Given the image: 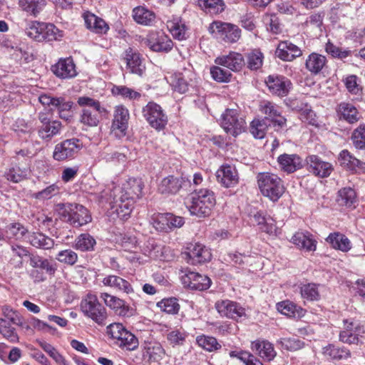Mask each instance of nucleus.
Returning <instances> with one entry per match:
<instances>
[{
	"instance_id": "nucleus-1",
	"label": "nucleus",
	"mask_w": 365,
	"mask_h": 365,
	"mask_svg": "<svg viewBox=\"0 0 365 365\" xmlns=\"http://www.w3.org/2000/svg\"><path fill=\"white\" fill-rule=\"evenodd\" d=\"M215 203L214 192L208 189H201L192 193L186 206L192 215L205 217L211 214Z\"/></svg>"
},
{
	"instance_id": "nucleus-2",
	"label": "nucleus",
	"mask_w": 365,
	"mask_h": 365,
	"mask_svg": "<svg viewBox=\"0 0 365 365\" xmlns=\"http://www.w3.org/2000/svg\"><path fill=\"white\" fill-rule=\"evenodd\" d=\"M77 102L80 106L83 107L79 120L84 125L97 126L101 115L108 113L106 108L101 106L100 101L93 98L81 96Z\"/></svg>"
},
{
	"instance_id": "nucleus-3",
	"label": "nucleus",
	"mask_w": 365,
	"mask_h": 365,
	"mask_svg": "<svg viewBox=\"0 0 365 365\" xmlns=\"http://www.w3.org/2000/svg\"><path fill=\"white\" fill-rule=\"evenodd\" d=\"M25 32L29 37L38 42L58 41L63 36V31L54 24L36 21L29 22Z\"/></svg>"
},
{
	"instance_id": "nucleus-4",
	"label": "nucleus",
	"mask_w": 365,
	"mask_h": 365,
	"mask_svg": "<svg viewBox=\"0 0 365 365\" xmlns=\"http://www.w3.org/2000/svg\"><path fill=\"white\" fill-rule=\"evenodd\" d=\"M57 206L63 220L75 227L83 226L91 221L88 210L81 205L60 203Z\"/></svg>"
},
{
	"instance_id": "nucleus-5",
	"label": "nucleus",
	"mask_w": 365,
	"mask_h": 365,
	"mask_svg": "<svg viewBox=\"0 0 365 365\" xmlns=\"http://www.w3.org/2000/svg\"><path fill=\"white\" fill-rule=\"evenodd\" d=\"M257 182L262 194L272 202H277L284 192L283 182L277 175L263 173L257 175Z\"/></svg>"
},
{
	"instance_id": "nucleus-6",
	"label": "nucleus",
	"mask_w": 365,
	"mask_h": 365,
	"mask_svg": "<svg viewBox=\"0 0 365 365\" xmlns=\"http://www.w3.org/2000/svg\"><path fill=\"white\" fill-rule=\"evenodd\" d=\"M107 334L115 345L127 351H134L139 346L138 339L120 323H113L108 326Z\"/></svg>"
},
{
	"instance_id": "nucleus-7",
	"label": "nucleus",
	"mask_w": 365,
	"mask_h": 365,
	"mask_svg": "<svg viewBox=\"0 0 365 365\" xmlns=\"http://www.w3.org/2000/svg\"><path fill=\"white\" fill-rule=\"evenodd\" d=\"M144 185L140 178H129L122 187L121 195L120 197V208H125L131 210V202L139 199L142 196Z\"/></svg>"
},
{
	"instance_id": "nucleus-8",
	"label": "nucleus",
	"mask_w": 365,
	"mask_h": 365,
	"mask_svg": "<svg viewBox=\"0 0 365 365\" xmlns=\"http://www.w3.org/2000/svg\"><path fill=\"white\" fill-rule=\"evenodd\" d=\"M344 328L340 331L339 339L343 343L359 344L362 343L365 334V327L359 320L344 319Z\"/></svg>"
},
{
	"instance_id": "nucleus-9",
	"label": "nucleus",
	"mask_w": 365,
	"mask_h": 365,
	"mask_svg": "<svg viewBox=\"0 0 365 365\" xmlns=\"http://www.w3.org/2000/svg\"><path fill=\"white\" fill-rule=\"evenodd\" d=\"M83 314L98 324H103L107 318L106 308L98 302L94 294H88L81 303Z\"/></svg>"
},
{
	"instance_id": "nucleus-10",
	"label": "nucleus",
	"mask_w": 365,
	"mask_h": 365,
	"mask_svg": "<svg viewBox=\"0 0 365 365\" xmlns=\"http://www.w3.org/2000/svg\"><path fill=\"white\" fill-rule=\"evenodd\" d=\"M180 279L183 287L190 290H206L211 285V280L208 277L188 268L180 270Z\"/></svg>"
},
{
	"instance_id": "nucleus-11",
	"label": "nucleus",
	"mask_w": 365,
	"mask_h": 365,
	"mask_svg": "<svg viewBox=\"0 0 365 365\" xmlns=\"http://www.w3.org/2000/svg\"><path fill=\"white\" fill-rule=\"evenodd\" d=\"M143 115L149 125L157 130H163L168 123V116L162 107L155 102H149L143 108Z\"/></svg>"
},
{
	"instance_id": "nucleus-12",
	"label": "nucleus",
	"mask_w": 365,
	"mask_h": 365,
	"mask_svg": "<svg viewBox=\"0 0 365 365\" xmlns=\"http://www.w3.org/2000/svg\"><path fill=\"white\" fill-rule=\"evenodd\" d=\"M83 145L78 138L66 139L55 145L53 158L57 161H64L76 158Z\"/></svg>"
},
{
	"instance_id": "nucleus-13",
	"label": "nucleus",
	"mask_w": 365,
	"mask_h": 365,
	"mask_svg": "<svg viewBox=\"0 0 365 365\" xmlns=\"http://www.w3.org/2000/svg\"><path fill=\"white\" fill-rule=\"evenodd\" d=\"M222 127L228 134L232 136H237L246 129L245 119L240 116L238 111L235 109H227L222 115Z\"/></svg>"
},
{
	"instance_id": "nucleus-14",
	"label": "nucleus",
	"mask_w": 365,
	"mask_h": 365,
	"mask_svg": "<svg viewBox=\"0 0 365 365\" xmlns=\"http://www.w3.org/2000/svg\"><path fill=\"white\" fill-rule=\"evenodd\" d=\"M209 30L217 38L227 43H235L239 40L241 36L240 29L230 23L214 21L210 24Z\"/></svg>"
},
{
	"instance_id": "nucleus-15",
	"label": "nucleus",
	"mask_w": 365,
	"mask_h": 365,
	"mask_svg": "<svg viewBox=\"0 0 365 365\" xmlns=\"http://www.w3.org/2000/svg\"><path fill=\"white\" fill-rule=\"evenodd\" d=\"M129 119V110L125 106L118 105L114 108L111 132L116 138L120 139L126 135Z\"/></svg>"
},
{
	"instance_id": "nucleus-16",
	"label": "nucleus",
	"mask_w": 365,
	"mask_h": 365,
	"mask_svg": "<svg viewBox=\"0 0 365 365\" xmlns=\"http://www.w3.org/2000/svg\"><path fill=\"white\" fill-rule=\"evenodd\" d=\"M269 92L278 97L287 96L292 86L289 79L284 76L269 75L265 79Z\"/></svg>"
},
{
	"instance_id": "nucleus-17",
	"label": "nucleus",
	"mask_w": 365,
	"mask_h": 365,
	"mask_svg": "<svg viewBox=\"0 0 365 365\" xmlns=\"http://www.w3.org/2000/svg\"><path fill=\"white\" fill-rule=\"evenodd\" d=\"M259 110L265 115L264 119L272 122L274 126L282 128L286 125L287 119L281 115V108L276 103L264 101L260 103Z\"/></svg>"
},
{
	"instance_id": "nucleus-18",
	"label": "nucleus",
	"mask_w": 365,
	"mask_h": 365,
	"mask_svg": "<svg viewBox=\"0 0 365 365\" xmlns=\"http://www.w3.org/2000/svg\"><path fill=\"white\" fill-rule=\"evenodd\" d=\"M145 44L155 52L168 53L173 47L172 40L163 32H152L149 34Z\"/></svg>"
},
{
	"instance_id": "nucleus-19",
	"label": "nucleus",
	"mask_w": 365,
	"mask_h": 365,
	"mask_svg": "<svg viewBox=\"0 0 365 365\" xmlns=\"http://www.w3.org/2000/svg\"><path fill=\"white\" fill-rule=\"evenodd\" d=\"M215 307L222 317L232 319H238L245 314L243 307L238 303L229 299L217 301Z\"/></svg>"
},
{
	"instance_id": "nucleus-20",
	"label": "nucleus",
	"mask_w": 365,
	"mask_h": 365,
	"mask_svg": "<svg viewBox=\"0 0 365 365\" xmlns=\"http://www.w3.org/2000/svg\"><path fill=\"white\" fill-rule=\"evenodd\" d=\"M190 180L183 177L169 175L164 178L158 185V190L162 194H176L181 189L190 185Z\"/></svg>"
},
{
	"instance_id": "nucleus-21",
	"label": "nucleus",
	"mask_w": 365,
	"mask_h": 365,
	"mask_svg": "<svg viewBox=\"0 0 365 365\" xmlns=\"http://www.w3.org/2000/svg\"><path fill=\"white\" fill-rule=\"evenodd\" d=\"M308 170L313 175L319 178H327L333 171V166L330 163L322 160L315 155H309L307 158Z\"/></svg>"
},
{
	"instance_id": "nucleus-22",
	"label": "nucleus",
	"mask_w": 365,
	"mask_h": 365,
	"mask_svg": "<svg viewBox=\"0 0 365 365\" xmlns=\"http://www.w3.org/2000/svg\"><path fill=\"white\" fill-rule=\"evenodd\" d=\"M123 60L130 73L139 76H143L145 67L143 64L140 54L136 50L130 47L127 48L124 52Z\"/></svg>"
},
{
	"instance_id": "nucleus-23",
	"label": "nucleus",
	"mask_w": 365,
	"mask_h": 365,
	"mask_svg": "<svg viewBox=\"0 0 365 365\" xmlns=\"http://www.w3.org/2000/svg\"><path fill=\"white\" fill-rule=\"evenodd\" d=\"M218 182L225 187H234L238 183L239 177L236 168L228 164L222 165L217 170Z\"/></svg>"
},
{
	"instance_id": "nucleus-24",
	"label": "nucleus",
	"mask_w": 365,
	"mask_h": 365,
	"mask_svg": "<svg viewBox=\"0 0 365 365\" xmlns=\"http://www.w3.org/2000/svg\"><path fill=\"white\" fill-rule=\"evenodd\" d=\"M53 73L62 79L72 78L77 75L76 65L71 58H61L52 66Z\"/></svg>"
},
{
	"instance_id": "nucleus-25",
	"label": "nucleus",
	"mask_w": 365,
	"mask_h": 365,
	"mask_svg": "<svg viewBox=\"0 0 365 365\" xmlns=\"http://www.w3.org/2000/svg\"><path fill=\"white\" fill-rule=\"evenodd\" d=\"M336 112L339 120H344L349 124L357 123L361 118L358 109L349 102H341L338 104Z\"/></svg>"
},
{
	"instance_id": "nucleus-26",
	"label": "nucleus",
	"mask_w": 365,
	"mask_h": 365,
	"mask_svg": "<svg viewBox=\"0 0 365 365\" xmlns=\"http://www.w3.org/2000/svg\"><path fill=\"white\" fill-rule=\"evenodd\" d=\"M338 160L344 168L356 173L365 172V162L360 161L352 155L347 150H343L339 153Z\"/></svg>"
},
{
	"instance_id": "nucleus-27",
	"label": "nucleus",
	"mask_w": 365,
	"mask_h": 365,
	"mask_svg": "<svg viewBox=\"0 0 365 365\" xmlns=\"http://www.w3.org/2000/svg\"><path fill=\"white\" fill-rule=\"evenodd\" d=\"M215 63L235 72L240 71L245 64L243 56L234 51L230 52L227 55L217 57L215 59Z\"/></svg>"
},
{
	"instance_id": "nucleus-28",
	"label": "nucleus",
	"mask_w": 365,
	"mask_h": 365,
	"mask_svg": "<svg viewBox=\"0 0 365 365\" xmlns=\"http://www.w3.org/2000/svg\"><path fill=\"white\" fill-rule=\"evenodd\" d=\"M275 55L282 61H292L302 55V51L291 42L282 41L279 43Z\"/></svg>"
},
{
	"instance_id": "nucleus-29",
	"label": "nucleus",
	"mask_w": 365,
	"mask_h": 365,
	"mask_svg": "<svg viewBox=\"0 0 365 365\" xmlns=\"http://www.w3.org/2000/svg\"><path fill=\"white\" fill-rule=\"evenodd\" d=\"M291 242L299 249H305L307 251H315L317 242L314 235L308 231L297 232L292 237Z\"/></svg>"
},
{
	"instance_id": "nucleus-30",
	"label": "nucleus",
	"mask_w": 365,
	"mask_h": 365,
	"mask_svg": "<svg viewBox=\"0 0 365 365\" xmlns=\"http://www.w3.org/2000/svg\"><path fill=\"white\" fill-rule=\"evenodd\" d=\"M100 298L107 307L114 310L118 315L123 317L129 315V307L125 304L124 300L106 292L101 293Z\"/></svg>"
},
{
	"instance_id": "nucleus-31",
	"label": "nucleus",
	"mask_w": 365,
	"mask_h": 365,
	"mask_svg": "<svg viewBox=\"0 0 365 365\" xmlns=\"http://www.w3.org/2000/svg\"><path fill=\"white\" fill-rule=\"evenodd\" d=\"M277 162L280 168L287 173H292L302 167V159L297 154H282L278 157Z\"/></svg>"
},
{
	"instance_id": "nucleus-32",
	"label": "nucleus",
	"mask_w": 365,
	"mask_h": 365,
	"mask_svg": "<svg viewBox=\"0 0 365 365\" xmlns=\"http://www.w3.org/2000/svg\"><path fill=\"white\" fill-rule=\"evenodd\" d=\"M332 249L339 251H349L352 248L350 240L343 233L334 232L330 233L325 239Z\"/></svg>"
},
{
	"instance_id": "nucleus-33",
	"label": "nucleus",
	"mask_w": 365,
	"mask_h": 365,
	"mask_svg": "<svg viewBox=\"0 0 365 365\" xmlns=\"http://www.w3.org/2000/svg\"><path fill=\"white\" fill-rule=\"evenodd\" d=\"M103 285L110 287L117 291L127 294L133 293V289L130 282L117 275H108L102 281Z\"/></svg>"
},
{
	"instance_id": "nucleus-34",
	"label": "nucleus",
	"mask_w": 365,
	"mask_h": 365,
	"mask_svg": "<svg viewBox=\"0 0 365 365\" xmlns=\"http://www.w3.org/2000/svg\"><path fill=\"white\" fill-rule=\"evenodd\" d=\"M251 349L261 358L267 361L272 360L276 356L273 344L267 340L257 339L252 341Z\"/></svg>"
},
{
	"instance_id": "nucleus-35",
	"label": "nucleus",
	"mask_w": 365,
	"mask_h": 365,
	"mask_svg": "<svg viewBox=\"0 0 365 365\" xmlns=\"http://www.w3.org/2000/svg\"><path fill=\"white\" fill-rule=\"evenodd\" d=\"M250 220L260 226V229L268 234L272 233L275 230V225L273 220L267 218L265 214L261 210H251L249 212Z\"/></svg>"
},
{
	"instance_id": "nucleus-36",
	"label": "nucleus",
	"mask_w": 365,
	"mask_h": 365,
	"mask_svg": "<svg viewBox=\"0 0 365 365\" xmlns=\"http://www.w3.org/2000/svg\"><path fill=\"white\" fill-rule=\"evenodd\" d=\"M83 19L86 27L97 34H106L109 29L106 21L91 12L83 14Z\"/></svg>"
},
{
	"instance_id": "nucleus-37",
	"label": "nucleus",
	"mask_w": 365,
	"mask_h": 365,
	"mask_svg": "<svg viewBox=\"0 0 365 365\" xmlns=\"http://www.w3.org/2000/svg\"><path fill=\"white\" fill-rule=\"evenodd\" d=\"M63 128L61 121L53 120L51 123L38 128L39 138L45 141H50L53 137L60 134Z\"/></svg>"
},
{
	"instance_id": "nucleus-38",
	"label": "nucleus",
	"mask_w": 365,
	"mask_h": 365,
	"mask_svg": "<svg viewBox=\"0 0 365 365\" xmlns=\"http://www.w3.org/2000/svg\"><path fill=\"white\" fill-rule=\"evenodd\" d=\"M277 309L281 314L289 317L301 318L304 316L306 310L289 301H283L277 304Z\"/></svg>"
},
{
	"instance_id": "nucleus-39",
	"label": "nucleus",
	"mask_w": 365,
	"mask_h": 365,
	"mask_svg": "<svg viewBox=\"0 0 365 365\" xmlns=\"http://www.w3.org/2000/svg\"><path fill=\"white\" fill-rule=\"evenodd\" d=\"M356 201V193L354 189L344 187L338 191L336 202L339 205L348 208H354Z\"/></svg>"
},
{
	"instance_id": "nucleus-40",
	"label": "nucleus",
	"mask_w": 365,
	"mask_h": 365,
	"mask_svg": "<svg viewBox=\"0 0 365 365\" xmlns=\"http://www.w3.org/2000/svg\"><path fill=\"white\" fill-rule=\"evenodd\" d=\"M327 63V58L317 53H312L306 59L305 67L312 74L321 72Z\"/></svg>"
},
{
	"instance_id": "nucleus-41",
	"label": "nucleus",
	"mask_w": 365,
	"mask_h": 365,
	"mask_svg": "<svg viewBox=\"0 0 365 365\" xmlns=\"http://www.w3.org/2000/svg\"><path fill=\"white\" fill-rule=\"evenodd\" d=\"M133 17L138 24L150 26L154 22L155 14L143 6H138L133 10Z\"/></svg>"
},
{
	"instance_id": "nucleus-42",
	"label": "nucleus",
	"mask_w": 365,
	"mask_h": 365,
	"mask_svg": "<svg viewBox=\"0 0 365 365\" xmlns=\"http://www.w3.org/2000/svg\"><path fill=\"white\" fill-rule=\"evenodd\" d=\"M73 102L71 101H66L64 97H58L56 100L54 108L58 110L59 117L66 120H70L72 118V107Z\"/></svg>"
},
{
	"instance_id": "nucleus-43",
	"label": "nucleus",
	"mask_w": 365,
	"mask_h": 365,
	"mask_svg": "<svg viewBox=\"0 0 365 365\" xmlns=\"http://www.w3.org/2000/svg\"><path fill=\"white\" fill-rule=\"evenodd\" d=\"M29 239L31 245L38 249L50 250L54 245L53 239L40 232L33 233Z\"/></svg>"
},
{
	"instance_id": "nucleus-44",
	"label": "nucleus",
	"mask_w": 365,
	"mask_h": 365,
	"mask_svg": "<svg viewBox=\"0 0 365 365\" xmlns=\"http://www.w3.org/2000/svg\"><path fill=\"white\" fill-rule=\"evenodd\" d=\"M145 350L149 359L154 361L161 360L165 354L162 345L157 341L147 342L145 346Z\"/></svg>"
},
{
	"instance_id": "nucleus-45",
	"label": "nucleus",
	"mask_w": 365,
	"mask_h": 365,
	"mask_svg": "<svg viewBox=\"0 0 365 365\" xmlns=\"http://www.w3.org/2000/svg\"><path fill=\"white\" fill-rule=\"evenodd\" d=\"M195 3L206 12L218 14L224 10L222 0H195Z\"/></svg>"
},
{
	"instance_id": "nucleus-46",
	"label": "nucleus",
	"mask_w": 365,
	"mask_h": 365,
	"mask_svg": "<svg viewBox=\"0 0 365 365\" xmlns=\"http://www.w3.org/2000/svg\"><path fill=\"white\" fill-rule=\"evenodd\" d=\"M170 86L175 91L185 93L188 91L190 83L182 73H175L170 77Z\"/></svg>"
},
{
	"instance_id": "nucleus-47",
	"label": "nucleus",
	"mask_w": 365,
	"mask_h": 365,
	"mask_svg": "<svg viewBox=\"0 0 365 365\" xmlns=\"http://www.w3.org/2000/svg\"><path fill=\"white\" fill-rule=\"evenodd\" d=\"M269 126L266 119H254L250 126V131L252 135L257 139H262Z\"/></svg>"
},
{
	"instance_id": "nucleus-48",
	"label": "nucleus",
	"mask_w": 365,
	"mask_h": 365,
	"mask_svg": "<svg viewBox=\"0 0 365 365\" xmlns=\"http://www.w3.org/2000/svg\"><path fill=\"white\" fill-rule=\"evenodd\" d=\"M29 170L26 168L15 166L11 168L6 173V179L12 182L17 183L28 178Z\"/></svg>"
},
{
	"instance_id": "nucleus-49",
	"label": "nucleus",
	"mask_w": 365,
	"mask_h": 365,
	"mask_svg": "<svg viewBox=\"0 0 365 365\" xmlns=\"http://www.w3.org/2000/svg\"><path fill=\"white\" fill-rule=\"evenodd\" d=\"M323 354L332 359H342L348 358L350 356V352L346 349L329 344L323 348Z\"/></svg>"
},
{
	"instance_id": "nucleus-50",
	"label": "nucleus",
	"mask_w": 365,
	"mask_h": 365,
	"mask_svg": "<svg viewBox=\"0 0 365 365\" xmlns=\"http://www.w3.org/2000/svg\"><path fill=\"white\" fill-rule=\"evenodd\" d=\"M247 68L252 71L260 68L263 63L264 55L259 49H254L247 54Z\"/></svg>"
},
{
	"instance_id": "nucleus-51",
	"label": "nucleus",
	"mask_w": 365,
	"mask_h": 365,
	"mask_svg": "<svg viewBox=\"0 0 365 365\" xmlns=\"http://www.w3.org/2000/svg\"><path fill=\"white\" fill-rule=\"evenodd\" d=\"M0 334L11 343L19 341V336L14 327L10 323L4 318L0 317Z\"/></svg>"
},
{
	"instance_id": "nucleus-52",
	"label": "nucleus",
	"mask_w": 365,
	"mask_h": 365,
	"mask_svg": "<svg viewBox=\"0 0 365 365\" xmlns=\"http://www.w3.org/2000/svg\"><path fill=\"white\" fill-rule=\"evenodd\" d=\"M168 28L175 38L179 41L186 38L187 27L181 21L168 22Z\"/></svg>"
},
{
	"instance_id": "nucleus-53",
	"label": "nucleus",
	"mask_w": 365,
	"mask_h": 365,
	"mask_svg": "<svg viewBox=\"0 0 365 365\" xmlns=\"http://www.w3.org/2000/svg\"><path fill=\"white\" fill-rule=\"evenodd\" d=\"M183 258L188 264L199 265L210 260L211 252H185Z\"/></svg>"
},
{
	"instance_id": "nucleus-54",
	"label": "nucleus",
	"mask_w": 365,
	"mask_h": 365,
	"mask_svg": "<svg viewBox=\"0 0 365 365\" xmlns=\"http://www.w3.org/2000/svg\"><path fill=\"white\" fill-rule=\"evenodd\" d=\"M151 223L153 227L158 232H169V219L167 213H158L152 216Z\"/></svg>"
},
{
	"instance_id": "nucleus-55",
	"label": "nucleus",
	"mask_w": 365,
	"mask_h": 365,
	"mask_svg": "<svg viewBox=\"0 0 365 365\" xmlns=\"http://www.w3.org/2000/svg\"><path fill=\"white\" fill-rule=\"evenodd\" d=\"M96 240L89 234H81L76 240L75 248L81 251L93 250L96 245Z\"/></svg>"
},
{
	"instance_id": "nucleus-56",
	"label": "nucleus",
	"mask_w": 365,
	"mask_h": 365,
	"mask_svg": "<svg viewBox=\"0 0 365 365\" xmlns=\"http://www.w3.org/2000/svg\"><path fill=\"white\" fill-rule=\"evenodd\" d=\"M197 344L208 351H213L221 348V345L215 337L202 335L196 339Z\"/></svg>"
},
{
	"instance_id": "nucleus-57",
	"label": "nucleus",
	"mask_w": 365,
	"mask_h": 365,
	"mask_svg": "<svg viewBox=\"0 0 365 365\" xmlns=\"http://www.w3.org/2000/svg\"><path fill=\"white\" fill-rule=\"evenodd\" d=\"M43 5V0H19V6L22 9L34 16L40 12Z\"/></svg>"
},
{
	"instance_id": "nucleus-58",
	"label": "nucleus",
	"mask_w": 365,
	"mask_h": 365,
	"mask_svg": "<svg viewBox=\"0 0 365 365\" xmlns=\"http://www.w3.org/2000/svg\"><path fill=\"white\" fill-rule=\"evenodd\" d=\"M40 346L51 357L58 365H68L64 356L60 354L51 344L46 342H40Z\"/></svg>"
},
{
	"instance_id": "nucleus-59",
	"label": "nucleus",
	"mask_w": 365,
	"mask_h": 365,
	"mask_svg": "<svg viewBox=\"0 0 365 365\" xmlns=\"http://www.w3.org/2000/svg\"><path fill=\"white\" fill-rule=\"evenodd\" d=\"M112 93L130 100H138L141 97V94L139 92L125 86H114L112 88Z\"/></svg>"
},
{
	"instance_id": "nucleus-60",
	"label": "nucleus",
	"mask_w": 365,
	"mask_h": 365,
	"mask_svg": "<svg viewBox=\"0 0 365 365\" xmlns=\"http://www.w3.org/2000/svg\"><path fill=\"white\" fill-rule=\"evenodd\" d=\"M212 78L219 83H227L231 81L232 73L230 71L219 66H212L210 68Z\"/></svg>"
},
{
	"instance_id": "nucleus-61",
	"label": "nucleus",
	"mask_w": 365,
	"mask_h": 365,
	"mask_svg": "<svg viewBox=\"0 0 365 365\" xmlns=\"http://www.w3.org/2000/svg\"><path fill=\"white\" fill-rule=\"evenodd\" d=\"M160 309L168 314H177L180 309V305L176 298L164 299L158 303Z\"/></svg>"
},
{
	"instance_id": "nucleus-62",
	"label": "nucleus",
	"mask_w": 365,
	"mask_h": 365,
	"mask_svg": "<svg viewBox=\"0 0 365 365\" xmlns=\"http://www.w3.org/2000/svg\"><path fill=\"white\" fill-rule=\"evenodd\" d=\"M60 188L56 184H52L41 191L34 193L33 196L37 200H44L51 199L59 193Z\"/></svg>"
},
{
	"instance_id": "nucleus-63",
	"label": "nucleus",
	"mask_w": 365,
	"mask_h": 365,
	"mask_svg": "<svg viewBox=\"0 0 365 365\" xmlns=\"http://www.w3.org/2000/svg\"><path fill=\"white\" fill-rule=\"evenodd\" d=\"M301 295L304 299L309 301L318 300L319 294L315 284H304L301 287Z\"/></svg>"
},
{
	"instance_id": "nucleus-64",
	"label": "nucleus",
	"mask_w": 365,
	"mask_h": 365,
	"mask_svg": "<svg viewBox=\"0 0 365 365\" xmlns=\"http://www.w3.org/2000/svg\"><path fill=\"white\" fill-rule=\"evenodd\" d=\"M354 145L358 149L365 148V124L360 125L352 133Z\"/></svg>"
}]
</instances>
